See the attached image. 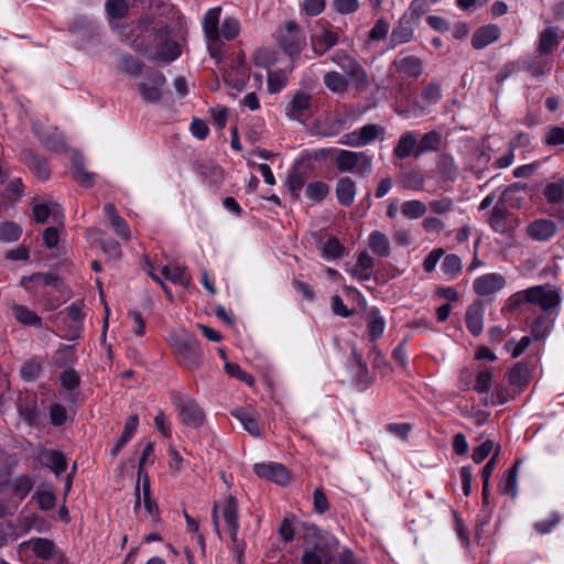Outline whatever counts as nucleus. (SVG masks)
<instances>
[{
	"instance_id": "nucleus-27",
	"label": "nucleus",
	"mask_w": 564,
	"mask_h": 564,
	"mask_svg": "<svg viewBox=\"0 0 564 564\" xmlns=\"http://www.w3.org/2000/svg\"><path fill=\"white\" fill-rule=\"evenodd\" d=\"M524 68L533 76L540 77L551 73L553 59L547 55L528 57L523 61Z\"/></svg>"
},
{
	"instance_id": "nucleus-15",
	"label": "nucleus",
	"mask_w": 564,
	"mask_h": 564,
	"mask_svg": "<svg viewBox=\"0 0 564 564\" xmlns=\"http://www.w3.org/2000/svg\"><path fill=\"white\" fill-rule=\"evenodd\" d=\"M253 470L259 477L272 480L279 485H286L290 480L289 471L282 464H256Z\"/></svg>"
},
{
	"instance_id": "nucleus-35",
	"label": "nucleus",
	"mask_w": 564,
	"mask_h": 564,
	"mask_svg": "<svg viewBox=\"0 0 564 564\" xmlns=\"http://www.w3.org/2000/svg\"><path fill=\"white\" fill-rule=\"evenodd\" d=\"M323 83L332 93L344 94L347 91L350 79L345 75L330 70L327 72L323 77Z\"/></svg>"
},
{
	"instance_id": "nucleus-22",
	"label": "nucleus",
	"mask_w": 564,
	"mask_h": 564,
	"mask_svg": "<svg viewBox=\"0 0 564 564\" xmlns=\"http://www.w3.org/2000/svg\"><path fill=\"white\" fill-rule=\"evenodd\" d=\"M508 215L506 204L502 200L497 202L488 219L491 229L499 234L509 232L512 226L508 219Z\"/></svg>"
},
{
	"instance_id": "nucleus-50",
	"label": "nucleus",
	"mask_w": 564,
	"mask_h": 564,
	"mask_svg": "<svg viewBox=\"0 0 564 564\" xmlns=\"http://www.w3.org/2000/svg\"><path fill=\"white\" fill-rule=\"evenodd\" d=\"M386 323L378 311H371L368 315V332L371 341L377 340L384 332Z\"/></svg>"
},
{
	"instance_id": "nucleus-44",
	"label": "nucleus",
	"mask_w": 564,
	"mask_h": 564,
	"mask_svg": "<svg viewBox=\"0 0 564 564\" xmlns=\"http://www.w3.org/2000/svg\"><path fill=\"white\" fill-rule=\"evenodd\" d=\"M141 481L144 508L154 521H159V507L158 503L151 499L150 480L147 474L141 478Z\"/></svg>"
},
{
	"instance_id": "nucleus-28",
	"label": "nucleus",
	"mask_w": 564,
	"mask_h": 564,
	"mask_svg": "<svg viewBox=\"0 0 564 564\" xmlns=\"http://www.w3.org/2000/svg\"><path fill=\"white\" fill-rule=\"evenodd\" d=\"M311 107V97L305 93H297L286 107V116L294 120H302Z\"/></svg>"
},
{
	"instance_id": "nucleus-64",
	"label": "nucleus",
	"mask_w": 564,
	"mask_h": 564,
	"mask_svg": "<svg viewBox=\"0 0 564 564\" xmlns=\"http://www.w3.org/2000/svg\"><path fill=\"white\" fill-rule=\"evenodd\" d=\"M41 371V365L37 361L29 360L23 364L20 369V375L25 381H34Z\"/></svg>"
},
{
	"instance_id": "nucleus-41",
	"label": "nucleus",
	"mask_w": 564,
	"mask_h": 564,
	"mask_svg": "<svg viewBox=\"0 0 564 564\" xmlns=\"http://www.w3.org/2000/svg\"><path fill=\"white\" fill-rule=\"evenodd\" d=\"M12 314L13 316L22 324L29 325V326H37L40 327L42 325L41 317L33 311H31L29 307L20 304H13L12 307Z\"/></svg>"
},
{
	"instance_id": "nucleus-56",
	"label": "nucleus",
	"mask_w": 564,
	"mask_h": 564,
	"mask_svg": "<svg viewBox=\"0 0 564 564\" xmlns=\"http://www.w3.org/2000/svg\"><path fill=\"white\" fill-rule=\"evenodd\" d=\"M74 177L83 186H90L94 184L95 174L89 173L85 170L80 159H75L73 162Z\"/></svg>"
},
{
	"instance_id": "nucleus-31",
	"label": "nucleus",
	"mask_w": 564,
	"mask_h": 564,
	"mask_svg": "<svg viewBox=\"0 0 564 564\" xmlns=\"http://www.w3.org/2000/svg\"><path fill=\"white\" fill-rule=\"evenodd\" d=\"M161 274L165 279L184 288H188L191 284V276L187 274V268L185 265L178 263L164 265L161 270Z\"/></svg>"
},
{
	"instance_id": "nucleus-7",
	"label": "nucleus",
	"mask_w": 564,
	"mask_h": 564,
	"mask_svg": "<svg viewBox=\"0 0 564 564\" xmlns=\"http://www.w3.org/2000/svg\"><path fill=\"white\" fill-rule=\"evenodd\" d=\"M131 47L139 54L144 55L150 61L169 64L180 57L181 46L175 41H164L159 44L154 54H151L150 46L135 39L131 42Z\"/></svg>"
},
{
	"instance_id": "nucleus-57",
	"label": "nucleus",
	"mask_w": 564,
	"mask_h": 564,
	"mask_svg": "<svg viewBox=\"0 0 564 564\" xmlns=\"http://www.w3.org/2000/svg\"><path fill=\"white\" fill-rule=\"evenodd\" d=\"M48 459L47 466L56 474L61 475L67 468L66 457L62 452L50 451L46 454Z\"/></svg>"
},
{
	"instance_id": "nucleus-24",
	"label": "nucleus",
	"mask_w": 564,
	"mask_h": 564,
	"mask_svg": "<svg viewBox=\"0 0 564 564\" xmlns=\"http://www.w3.org/2000/svg\"><path fill=\"white\" fill-rule=\"evenodd\" d=\"M484 303L481 301H475L470 304L466 311L465 322L468 330L478 336L481 334L484 328Z\"/></svg>"
},
{
	"instance_id": "nucleus-1",
	"label": "nucleus",
	"mask_w": 564,
	"mask_h": 564,
	"mask_svg": "<svg viewBox=\"0 0 564 564\" xmlns=\"http://www.w3.org/2000/svg\"><path fill=\"white\" fill-rule=\"evenodd\" d=\"M562 303L560 289L552 284H541L516 292L508 300L502 312H514L524 304L539 306L542 313H557Z\"/></svg>"
},
{
	"instance_id": "nucleus-17",
	"label": "nucleus",
	"mask_w": 564,
	"mask_h": 564,
	"mask_svg": "<svg viewBox=\"0 0 564 564\" xmlns=\"http://www.w3.org/2000/svg\"><path fill=\"white\" fill-rule=\"evenodd\" d=\"M231 415L236 417L243 429L252 436L258 437L262 434V425L260 424V414L251 409L238 408L231 411Z\"/></svg>"
},
{
	"instance_id": "nucleus-42",
	"label": "nucleus",
	"mask_w": 564,
	"mask_h": 564,
	"mask_svg": "<svg viewBox=\"0 0 564 564\" xmlns=\"http://www.w3.org/2000/svg\"><path fill=\"white\" fill-rule=\"evenodd\" d=\"M330 560L332 555L326 546L315 545L312 550L304 552L302 564H327Z\"/></svg>"
},
{
	"instance_id": "nucleus-43",
	"label": "nucleus",
	"mask_w": 564,
	"mask_h": 564,
	"mask_svg": "<svg viewBox=\"0 0 564 564\" xmlns=\"http://www.w3.org/2000/svg\"><path fill=\"white\" fill-rule=\"evenodd\" d=\"M413 36V28L409 20L401 19L398 26H395L391 33L390 41L393 46L408 43Z\"/></svg>"
},
{
	"instance_id": "nucleus-46",
	"label": "nucleus",
	"mask_w": 564,
	"mask_h": 564,
	"mask_svg": "<svg viewBox=\"0 0 564 564\" xmlns=\"http://www.w3.org/2000/svg\"><path fill=\"white\" fill-rule=\"evenodd\" d=\"M530 378V371L525 364H516L508 372V380L510 384L516 387H524L528 384Z\"/></svg>"
},
{
	"instance_id": "nucleus-54",
	"label": "nucleus",
	"mask_w": 564,
	"mask_h": 564,
	"mask_svg": "<svg viewBox=\"0 0 564 564\" xmlns=\"http://www.w3.org/2000/svg\"><path fill=\"white\" fill-rule=\"evenodd\" d=\"M329 193V187L322 181L312 182L306 186V195L313 202H322Z\"/></svg>"
},
{
	"instance_id": "nucleus-37",
	"label": "nucleus",
	"mask_w": 564,
	"mask_h": 564,
	"mask_svg": "<svg viewBox=\"0 0 564 564\" xmlns=\"http://www.w3.org/2000/svg\"><path fill=\"white\" fill-rule=\"evenodd\" d=\"M34 479L28 475H20L9 481L8 486L14 497L24 499L34 487Z\"/></svg>"
},
{
	"instance_id": "nucleus-18",
	"label": "nucleus",
	"mask_w": 564,
	"mask_h": 564,
	"mask_svg": "<svg viewBox=\"0 0 564 564\" xmlns=\"http://www.w3.org/2000/svg\"><path fill=\"white\" fill-rule=\"evenodd\" d=\"M563 35L560 34L557 26H547L543 29L538 39L536 52L541 55L552 54L558 46Z\"/></svg>"
},
{
	"instance_id": "nucleus-25",
	"label": "nucleus",
	"mask_w": 564,
	"mask_h": 564,
	"mask_svg": "<svg viewBox=\"0 0 564 564\" xmlns=\"http://www.w3.org/2000/svg\"><path fill=\"white\" fill-rule=\"evenodd\" d=\"M21 160L42 180H47L50 169L46 160L31 149H24L21 152Z\"/></svg>"
},
{
	"instance_id": "nucleus-2",
	"label": "nucleus",
	"mask_w": 564,
	"mask_h": 564,
	"mask_svg": "<svg viewBox=\"0 0 564 564\" xmlns=\"http://www.w3.org/2000/svg\"><path fill=\"white\" fill-rule=\"evenodd\" d=\"M220 14L221 8L215 7L209 9L204 15L203 30L210 50L214 46L220 47L223 45L221 37L226 41H232L240 32V23L234 17L225 18L219 29Z\"/></svg>"
},
{
	"instance_id": "nucleus-34",
	"label": "nucleus",
	"mask_w": 564,
	"mask_h": 564,
	"mask_svg": "<svg viewBox=\"0 0 564 564\" xmlns=\"http://www.w3.org/2000/svg\"><path fill=\"white\" fill-rule=\"evenodd\" d=\"M33 215L36 223L44 224L50 216L58 219L63 216L62 207L53 202L35 204Z\"/></svg>"
},
{
	"instance_id": "nucleus-5",
	"label": "nucleus",
	"mask_w": 564,
	"mask_h": 564,
	"mask_svg": "<svg viewBox=\"0 0 564 564\" xmlns=\"http://www.w3.org/2000/svg\"><path fill=\"white\" fill-rule=\"evenodd\" d=\"M335 165L339 172H354L365 177L372 167V159L365 152L339 150L335 159Z\"/></svg>"
},
{
	"instance_id": "nucleus-63",
	"label": "nucleus",
	"mask_w": 564,
	"mask_h": 564,
	"mask_svg": "<svg viewBox=\"0 0 564 564\" xmlns=\"http://www.w3.org/2000/svg\"><path fill=\"white\" fill-rule=\"evenodd\" d=\"M429 9L426 0H413L404 19L417 21Z\"/></svg>"
},
{
	"instance_id": "nucleus-11",
	"label": "nucleus",
	"mask_w": 564,
	"mask_h": 564,
	"mask_svg": "<svg viewBox=\"0 0 564 564\" xmlns=\"http://www.w3.org/2000/svg\"><path fill=\"white\" fill-rule=\"evenodd\" d=\"M166 78L159 70H150L147 80L138 86V90L142 99L147 102H159L162 97V87L165 85Z\"/></svg>"
},
{
	"instance_id": "nucleus-58",
	"label": "nucleus",
	"mask_w": 564,
	"mask_h": 564,
	"mask_svg": "<svg viewBox=\"0 0 564 564\" xmlns=\"http://www.w3.org/2000/svg\"><path fill=\"white\" fill-rule=\"evenodd\" d=\"M120 69L129 75H138L142 72L143 64L130 54L122 55Z\"/></svg>"
},
{
	"instance_id": "nucleus-51",
	"label": "nucleus",
	"mask_w": 564,
	"mask_h": 564,
	"mask_svg": "<svg viewBox=\"0 0 564 564\" xmlns=\"http://www.w3.org/2000/svg\"><path fill=\"white\" fill-rule=\"evenodd\" d=\"M33 552L43 560L54 556V543L51 540L36 538L30 541Z\"/></svg>"
},
{
	"instance_id": "nucleus-8",
	"label": "nucleus",
	"mask_w": 564,
	"mask_h": 564,
	"mask_svg": "<svg viewBox=\"0 0 564 564\" xmlns=\"http://www.w3.org/2000/svg\"><path fill=\"white\" fill-rule=\"evenodd\" d=\"M386 129L376 123H368L360 129L341 135L339 143L351 148H362L383 137Z\"/></svg>"
},
{
	"instance_id": "nucleus-3",
	"label": "nucleus",
	"mask_w": 564,
	"mask_h": 564,
	"mask_svg": "<svg viewBox=\"0 0 564 564\" xmlns=\"http://www.w3.org/2000/svg\"><path fill=\"white\" fill-rule=\"evenodd\" d=\"M171 340L178 364L188 370L198 369L203 360V351L197 338L187 333H180L173 335Z\"/></svg>"
},
{
	"instance_id": "nucleus-4",
	"label": "nucleus",
	"mask_w": 564,
	"mask_h": 564,
	"mask_svg": "<svg viewBox=\"0 0 564 564\" xmlns=\"http://www.w3.org/2000/svg\"><path fill=\"white\" fill-rule=\"evenodd\" d=\"M330 59L335 63L350 79L351 85L360 91H365L370 86V79L361 64L344 50L333 52Z\"/></svg>"
},
{
	"instance_id": "nucleus-6",
	"label": "nucleus",
	"mask_w": 564,
	"mask_h": 564,
	"mask_svg": "<svg viewBox=\"0 0 564 564\" xmlns=\"http://www.w3.org/2000/svg\"><path fill=\"white\" fill-rule=\"evenodd\" d=\"M172 399L178 410L182 422L186 426L197 429L204 424L205 413L193 398L174 393Z\"/></svg>"
},
{
	"instance_id": "nucleus-13",
	"label": "nucleus",
	"mask_w": 564,
	"mask_h": 564,
	"mask_svg": "<svg viewBox=\"0 0 564 564\" xmlns=\"http://www.w3.org/2000/svg\"><path fill=\"white\" fill-rule=\"evenodd\" d=\"M33 131L43 147L51 151L63 152L66 150V143L62 132L53 127H44L40 123H33Z\"/></svg>"
},
{
	"instance_id": "nucleus-26",
	"label": "nucleus",
	"mask_w": 564,
	"mask_h": 564,
	"mask_svg": "<svg viewBox=\"0 0 564 564\" xmlns=\"http://www.w3.org/2000/svg\"><path fill=\"white\" fill-rule=\"evenodd\" d=\"M417 148V137L413 131H408L401 134L395 147L393 148V155L400 160L406 159L411 155L415 158Z\"/></svg>"
},
{
	"instance_id": "nucleus-59",
	"label": "nucleus",
	"mask_w": 564,
	"mask_h": 564,
	"mask_svg": "<svg viewBox=\"0 0 564 564\" xmlns=\"http://www.w3.org/2000/svg\"><path fill=\"white\" fill-rule=\"evenodd\" d=\"M344 124L345 120L341 118L329 119L321 126L319 134L323 137L337 135L344 129Z\"/></svg>"
},
{
	"instance_id": "nucleus-30",
	"label": "nucleus",
	"mask_w": 564,
	"mask_h": 564,
	"mask_svg": "<svg viewBox=\"0 0 564 564\" xmlns=\"http://www.w3.org/2000/svg\"><path fill=\"white\" fill-rule=\"evenodd\" d=\"M356 196V183L348 176L340 177L336 184V197L343 206L352 204Z\"/></svg>"
},
{
	"instance_id": "nucleus-40",
	"label": "nucleus",
	"mask_w": 564,
	"mask_h": 564,
	"mask_svg": "<svg viewBox=\"0 0 564 564\" xmlns=\"http://www.w3.org/2000/svg\"><path fill=\"white\" fill-rule=\"evenodd\" d=\"M139 424V416L137 414L130 415L124 424L123 432L111 449V455L117 456L121 448L132 438Z\"/></svg>"
},
{
	"instance_id": "nucleus-36",
	"label": "nucleus",
	"mask_w": 564,
	"mask_h": 564,
	"mask_svg": "<svg viewBox=\"0 0 564 564\" xmlns=\"http://www.w3.org/2000/svg\"><path fill=\"white\" fill-rule=\"evenodd\" d=\"M400 185L410 191H422L425 184V176L417 170H409L399 174Z\"/></svg>"
},
{
	"instance_id": "nucleus-48",
	"label": "nucleus",
	"mask_w": 564,
	"mask_h": 564,
	"mask_svg": "<svg viewBox=\"0 0 564 564\" xmlns=\"http://www.w3.org/2000/svg\"><path fill=\"white\" fill-rule=\"evenodd\" d=\"M426 210V205L417 199L406 200L401 204V213L409 219H419L425 215Z\"/></svg>"
},
{
	"instance_id": "nucleus-10",
	"label": "nucleus",
	"mask_w": 564,
	"mask_h": 564,
	"mask_svg": "<svg viewBox=\"0 0 564 564\" xmlns=\"http://www.w3.org/2000/svg\"><path fill=\"white\" fill-rule=\"evenodd\" d=\"M339 42L338 31L326 26L323 23H317L311 35L312 50L317 56L324 55L333 46Z\"/></svg>"
},
{
	"instance_id": "nucleus-55",
	"label": "nucleus",
	"mask_w": 564,
	"mask_h": 564,
	"mask_svg": "<svg viewBox=\"0 0 564 564\" xmlns=\"http://www.w3.org/2000/svg\"><path fill=\"white\" fill-rule=\"evenodd\" d=\"M22 234V229L19 225L12 221H6L0 224V240L4 242L17 241Z\"/></svg>"
},
{
	"instance_id": "nucleus-60",
	"label": "nucleus",
	"mask_w": 564,
	"mask_h": 564,
	"mask_svg": "<svg viewBox=\"0 0 564 564\" xmlns=\"http://www.w3.org/2000/svg\"><path fill=\"white\" fill-rule=\"evenodd\" d=\"M491 384H492L491 371L487 368L479 370L474 389L478 393H487L490 391Z\"/></svg>"
},
{
	"instance_id": "nucleus-14",
	"label": "nucleus",
	"mask_w": 564,
	"mask_h": 564,
	"mask_svg": "<svg viewBox=\"0 0 564 564\" xmlns=\"http://www.w3.org/2000/svg\"><path fill=\"white\" fill-rule=\"evenodd\" d=\"M506 286V279L500 273H487L477 278L473 288L480 296L494 294Z\"/></svg>"
},
{
	"instance_id": "nucleus-20",
	"label": "nucleus",
	"mask_w": 564,
	"mask_h": 564,
	"mask_svg": "<svg viewBox=\"0 0 564 564\" xmlns=\"http://www.w3.org/2000/svg\"><path fill=\"white\" fill-rule=\"evenodd\" d=\"M557 227L550 219H536L528 225L527 235L535 241H547L556 234Z\"/></svg>"
},
{
	"instance_id": "nucleus-38",
	"label": "nucleus",
	"mask_w": 564,
	"mask_h": 564,
	"mask_svg": "<svg viewBox=\"0 0 564 564\" xmlns=\"http://www.w3.org/2000/svg\"><path fill=\"white\" fill-rule=\"evenodd\" d=\"M397 68L404 76L417 78L423 72V64L416 56H405L397 62Z\"/></svg>"
},
{
	"instance_id": "nucleus-39",
	"label": "nucleus",
	"mask_w": 564,
	"mask_h": 564,
	"mask_svg": "<svg viewBox=\"0 0 564 564\" xmlns=\"http://www.w3.org/2000/svg\"><path fill=\"white\" fill-rule=\"evenodd\" d=\"M520 462H516L513 466L506 471L503 475L499 489L503 495H510L511 497L517 496V481H518V473H519Z\"/></svg>"
},
{
	"instance_id": "nucleus-33",
	"label": "nucleus",
	"mask_w": 564,
	"mask_h": 564,
	"mask_svg": "<svg viewBox=\"0 0 564 564\" xmlns=\"http://www.w3.org/2000/svg\"><path fill=\"white\" fill-rule=\"evenodd\" d=\"M368 247L371 251L381 258H387L391 253L390 241L387 235L381 231H372L368 238Z\"/></svg>"
},
{
	"instance_id": "nucleus-52",
	"label": "nucleus",
	"mask_w": 564,
	"mask_h": 564,
	"mask_svg": "<svg viewBox=\"0 0 564 564\" xmlns=\"http://www.w3.org/2000/svg\"><path fill=\"white\" fill-rule=\"evenodd\" d=\"M154 452V444L152 442L148 443L143 449L142 456L139 460V469H138V482L135 486V505L134 510H137L141 506V492H140V482L141 478L147 474L143 469V465L147 462V458L152 455Z\"/></svg>"
},
{
	"instance_id": "nucleus-16",
	"label": "nucleus",
	"mask_w": 564,
	"mask_h": 564,
	"mask_svg": "<svg viewBox=\"0 0 564 564\" xmlns=\"http://www.w3.org/2000/svg\"><path fill=\"white\" fill-rule=\"evenodd\" d=\"M223 517L228 525L231 541L237 549L239 556H241L242 550L237 539V532L239 528L238 523V502L236 497L229 496L227 502L223 509Z\"/></svg>"
},
{
	"instance_id": "nucleus-32",
	"label": "nucleus",
	"mask_w": 564,
	"mask_h": 564,
	"mask_svg": "<svg viewBox=\"0 0 564 564\" xmlns=\"http://www.w3.org/2000/svg\"><path fill=\"white\" fill-rule=\"evenodd\" d=\"M443 142L442 134L435 130L424 133L420 141H417V148L415 151V158L421 156L426 152H436L441 149Z\"/></svg>"
},
{
	"instance_id": "nucleus-23",
	"label": "nucleus",
	"mask_w": 564,
	"mask_h": 564,
	"mask_svg": "<svg viewBox=\"0 0 564 564\" xmlns=\"http://www.w3.org/2000/svg\"><path fill=\"white\" fill-rule=\"evenodd\" d=\"M543 194L549 203L557 205L554 215L564 220V178L547 184Z\"/></svg>"
},
{
	"instance_id": "nucleus-47",
	"label": "nucleus",
	"mask_w": 564,
	"mask_h": 564,
	"mask_svg": "<svg viewBox=\"0 0 564 564\" xmlns=\"http://www.w3.org/2000/svg\"><path fill=\"white\" fill-rule=\"evenodd\" d=\"M351 357L354 358L356 370H355V381L359 390H364L370 383V376L366 364L361 360L360 356L354 349L351 352Z\"/></svg>"
},
{
	"instance_id": "nucleus-45",
	"label": "nucleus",
	"mask_w": 564,
	"mask_h": 564,
	"mask_svg": "<svg viewBox=\"0 0 564 564\" xmlns=\"http://www.w3.org/2000/svg\"><path fill=\"white\" fill-rule=\"evenodd\" d=\"M306 181L305 173L300 171L297 167H293L286 180V186L291 194V196L295 199L300 198V192L302 187L304 186Z\"/></svg>"
},
{
	"instance_id": "nucleus-29",
	"label": "nucleus",
	"mask_w": 564,
	"mask_h": 564,
	"mask_svg": "<svg viewBox=\"0 0 564 564\" xmlns=\"http://www.w3.org/2000/svg\"><path fill=\"white\" fill-rule=\"evenodd\" d=\"M557 313H541L532 322L531 336L539 340L545 337L552 329Z\"/></svg>"
},
{
	"instance_id": "nucleus-62",
	"label": "nucleus",
	"mask_w": 564,
	"mask_h": 564,
	"mask_svg": "<svg viewBox=\"0 0 564 564\" xmlns=\"http://www.w3.org/2000/svg\"><path fill=\"white\" fill-rule=\"evenodd\" d=\"M442 269L445 274L456 275L462 270L460 258L456 254H447L443 260Z\"/></svg>"
},
{
	"instance_id": "nucleus-9",
	"label": "nucleus",
	"mask_w": 564,
	"mask_h": 564,
	"mask_svg": "<svg viewBox=\"0 0 564 564\" xmlns=\"http://www.w3.org/2000/svg\"><path fill=\"white\" fill-rule=\"evenodd\" d=\"M282 50L290 56L299 55L305 44V37L301 33L295 21H288L278 35Z\"/></svg>"
},
{
	"instance_id": "nucleus-61",
	"label": "nucleus",
	"mask_w": 564,
	"mask_h": 564,
	"mask_svg": "<svg viewBox=\"0 0 564 564\" xmlns=\"http://www.w3.org/2000/svg\"><path fill=\"white\" fill-rule=\"evenodd\" d=\"M274 52L269 48H258L253 53V63L259 66L267 68L274 62Z\"/></svg>"
},
{
	"instance_id": "nucleus-19",
	"label": "nucleus",
	"mask_w": 564,
	"mask_h": 564,
	"mask_svg": "<svg viewBox=\"0 0 564 564\" xmlns=\"http://www.w3.org/2000/svg\"><path fill=\"white\" fill-rule=\"evenodd\" d=\"M501 35V29L496 24H486L478 28L471 35V46L481 50L496 42Z\"/></svg>"
},
{
	"instance_id": "nucleus-12",
	"label": "nucleus",
	"mask_w": 564,
	"mask_h": 564,
	"mask_svg": "<svg viewBox=\"0 0 564 564\" xmlns=\"http://www.w3.org/2000/svg\"><path fill=\"white\" fill-rule=\"evenodd\" d=\"M421 98L425 105H421L419 101H413L410 109L397 110L401 116L409 117L410 112L414 116H421L426 112L427 107L437 104L442 98V88L437 83H430L422 89Z\"/></svg>"
},
{
	"instance_id": "nucleus-49",
	"label": "nucleus",
	"mask_w": 564,
	"mask_h": 564,
	"mask_svg": "<svg viewBox=\"0 0 564 564\" xmlns=\"http://www.w3.org/2000/svg\"><path fill=\"white\" fill-rule=\"evenodd\" d=\"M129 3L127 0H107L105 11L110 19H123L129 14Z\"/></svg>"
},
{
	"instance_id": "nucleus-53",
	"label": "nucleus",
	"mask_w": 564,
	"mask_h": 564,
	"mask_svg": "<svg viewBox=\"0 0 564 564\" xmlns=\"http://www.w3.org/2000/svg\"><path fill=\"white\" fill-rule=\"evenodd\" d=\"M322 256L326 259H339L344 256L345 247L340 241L332 237L321 247Z\"/></svg>"
},
{
	"instance_id": "nucleus-21",
	"label": "nucleus",
	"mask_w": 564,
	"mask_h": 564,
	"mask_svg": "<svg viewBox=\"0 0 564 564\" xmlns=\"http://www.w3.org/2000/svg\"><path fill=\"white\" fill-rule=\"evenodd\" d=\"M30 283H41V285L52 286L56 290H61L63 286V281L59 276L53 273H33L29 276H22L20 280V285L24 288L28 292L35 294V290Z\"/></svg>"
}]
</instances>
